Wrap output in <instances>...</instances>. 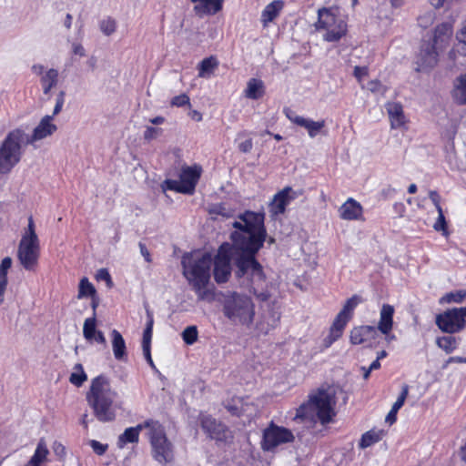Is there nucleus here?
<instances>
[{"label":"nucleus","mask_w":466,"mask_h":466,"mask_svg":"<svg viewBox=\"0 0 466 466\" xmlns=\"http://www.w3.org/2000/svg\"><path fill=\"white\" fill-rule=\"evenodd\" d=\"M238 218L239 220L232 224L235 230L230 233L231 243L223 242L212 258L214 279L218 284H224L229 280L233 258L237 267V277L248 276L250 291L265 300L268 296L264 293L258 294L254 287L266 281L263 267L257 259V254L263 248L268 236L265 213L245 210Z\"/></svg>","instance_id":"nucleus-1"},{"label":"nucleus","mask_w":466,"mask_h":466,"mask_svg":"<svg viewBox=\"0 0 466 466\" xmlns=\"http://www.w3.org/2000/svg\"><path fill=\"white\" fill-rule=\"evenodd\" d=\"M182 274L198 299L208 296L206 289L211 278L212 256L208 252H187L181 258Z\"/></svg>","instance_id":"nucleus-2"},{"label":"nucleus","mask_w":466,"mask_h":466,"mask_svg":"<svg viewBox=\"0 0 466 466\" xmlns=\"http://www.w3.org/2000/svg\"><path fill=\"white\" fill-rule=\"evenodd\" d=\"M451 35V25L441 23L435 27L431 35L423 38L416 57V70L426 71L434 67L438 63L440 52L450 45Z\"/></svg>","instance_id":"nucleus-3"},{"label":"nucleus","mask_w":466,"mask_h":466,"mask_svg":"<svg viewBox=\"0 0 466 466\" xmlns=\"http://www.w3.org/2000/svg\"><path fill=\"white\" fill-rule=\"evenodd\" d=\"M116 392L110 389L109 380L104 375L92 380L86 400L93 409L96 418L101 422L113 421L116 419L114 400Z\"/></svg>","instance_id":"nucleus-4"},{"label":"nucleus","mask_w":466,"mask_h":466,"mask_svg":"<svg viewBox=\"0 0 466 466\" xmlns=\"http://www.w3.org/2000/svg\"><path fill=\"white\" fill-rule=\"evenodd\" d=\"M145 426L148 430L147 438L153 459L162 465L172 462L175 459L174 445L168 440L163 424L148 419L146 420Z\"/></svg>","instance_id":"nucleus-5"},{"label":"nucleus","mask_w":466,"mask_h":466,"mask_svg":"<svg viewBox=\"0 0 466 466\" xmlns=\"http://www.w3.org/2000/svg\"><path fill=\"white\" fill-rule=\"evenodd\" d=\"M25 131L17 127L6 135L0 145V174L6 175L20 162L25 146Z\"/></svg>","instance_id":"nucleus-6"},{"label":"nucleus","mask_w":466,"mask_h":466,"mask_svg":"<svg viewBox=\"0 0 466 466\" xmlns=\"http://www.w3.org/2000/svg\"><path fill=\"white\" fill-rule=\"evenodd\" d=\"M223 313L232 322L249 326L254 320L255 305L249 297L233 292L224 300Z\"/></svg>","instance_id":"nucleus-7"},{"label":"nucleus","mask_w":466,"mask_h":466,"mask_svg":"<svg viewBox=\"0 0 466 466\" xmlns=\"http://www.w3.org/2000/svg\"><path fill=\"white\" fill-rule=\"evenodd\" d=\"M315 27L318 31L325 30L323 39L330 43L339 41L348 32L347 23L327 7L318 10Z\"/></svg>","instance_id":"nucleus-8"},{"label":"nucleus","mask_w":466,"mask_h":466,"mask_svg":"<svg viewBox=\"0 0 466 466\" xmlns=\"http://www.w3.org/2000/svg\"><path fill=\"white\" fill-rule=\"evenodd\" d=\"M361 300V297L359 295H353L346 300L342 309L337 314L329 327L328 336L323 340L325 347H330L335 341L342 337L348 323L353 318L355 309Z\"/></svg>","instance_id":"nucleus-9"},{"label":"nucleus","mask_w":466,"mask_h":466,"mask_svg":"<svg viewBox=\"0 0 466 466\" xmlns=\"http://www.w3.org/2000/svg\"><path fill=\"white\" fill-rule=\"evenodd\" d=\"M295 436L291 430L270 421L262 431L260 447L263 451H274L279 446L292 443Z\"/></svg>","instance_id":"nucleus-10"},{"label":"nucleus","mask_w":466,"mask_h":466,"mask_svg":"<svg viewBox=\"0 0 466 466\" xmlns=\"http://www.w3.org/2000/svg\"><path fill=\"white\" fill-rule=\"evenodd\" d=\"M309 396L320 423L324 425L331 422L337 414L335 411V395L326 389L319 388Z\"/></svg>","instance_id":"nucleus-11"},{"label":"nucleus","mask_w":466,"mask_h":466,"mask_svg":"<svg viewBox=\"0 0 466 466\" xmlns=\"http://www.w3.org/2000/svg\"><path fill=\"white\" fill-rule=\"evenodd\" d=\"M435 322L442 332L459 333L466 328V307L449 309L438 314Z\"/></svg>","instance_id":"nucleus-12"},{"label":"nucleus","mask_w":466,"mask_h":466,"mask_svg":"<svg viewBox=\"0 0 466 466\" xmlns=\"http://www.w3.org/2000/svg\"><path fill=\"white\" fill-rule=\"evenodd\" d=\"M41 254L40 241L21 238L17 248V259L27 271H35Z\"/></svg>","instance_id":"nucleus-13"},{"label":"nucleus","mask_w":466,"mask_h":466,"mask_svg":"<svg viewBox=\"0 0 466 466\" xmlns=\"http://www.w3.org/2000/svg\"><path fill=\"white\" fill-rule=\"evenodd\" d=\"M200 426L208 438L218 442H228L233 439V435L227 425L217 420L210 415H201Z\"/></svg>","instance_id":"nucleus-14"},{"label":"nucleus","mask_w":466,"mask_h":466,"mask_svg":"<svg viewBox=\"0 0 466 466\" xmlns=\"http://www.w3.org/2000/svg\"><path fill=\"white\" fill-rule=\"evenodd\" d=\"M298 197L291 187H285L274 195L269 203V212L273 217L284 214L289 203Z\"/></svg>","instance_id":"nucleus-15"},{"label":"nucleus","mask_w":466,"mask_h":466,"mask_svg":"<svg viewBox=\"0 0 466 466\" xmlns=\"http://www.w3.org/2000/svg\"><path fill=\"white\" fill-rule=\"evenodd\" d=\"M378 338L377 329L373 326L363 325L354 327L350 330V341L353 345L371 346Z\"/></svg>","instance_id":"nucleus-16"},{"label":"nucleus","mask_w":466,"mask_h":466,"mask_svg":"<svg viewBox=\"0 0 466 466\" xmlns=\"http://www.w3.org/2000/svg\"><path fill=\"white\" fill-rule=\"evenodd\" d=\"M53 116H45L40 123L35 127L32 135H27L25 133V145H32L35 141L46 138L48 136H51L56 129V126L52 123Z\"/></svg>","instance_id":"nucleus-17"},{"label":"nucleus","mask_w":466,"mask_h":466,"mask_svg":"<svg viewBox=\"0 0 466 466\" xmlns=\"http://www.w3.org/2000/svg\"><path fill=\"white\" fill-rule=\"evenodd\" d=\"M363 213V207L353 198H349L339 208V218L348 221H365Z\"/></svg>","instance_id":"nucleus-18"},{"label":"nucleus","mask_w":466,"mask_h":466,"mask_svg":"<svg viewBox=\"0 0 466 466\" xmlns=\"http://www.w3.org/2000/svg\"><path fill=\"white\" fill-rule=\"evenodd\" d=\"M201 167L194 165L192 167H184L179 174V180L187 194H193L196 186L201 176Z\"/></svg>","instance_id":"nucleus-19"},{"label":"nucleus","mask_w":466,"mask_h":466,"mask_svg":"<svg viewBox=\"0 0 466 466\" xmlns=\"http://www.w3.org/2000/svg\"><path fill=\"white\" fill-rule=\"evenodd\" d=\"M194 13L199 16L215 15L223 9L224 0H189Z\"/></svg>","instance_id":"nucleus-20"},{"label":"nucleus","mask_w":466,"mask_h":466,"mask_svg":"<svg viewBox=\"0 0 466 466\" xmlns=\"http://www.w3.org/2000/svg\"><path fill=\"white\" fill-rule=\"evenodd\" d=\"M84 298L91 299V308L92 311H96V309L99 306V298L94 285L88 280L86 277H84L80 279L78 285V293L77 299H81Z\"/></svg>","instance_id":"nucleus-21"},{"label":"nucleus","mask_w":466,"mask_h":466,"mask_svg":"<svg viewBox=\"0 0 466 466\" xmlns=\"http://www.w3.org/2000/svg\"><path fill=\"white\" fill-rule=\"evenodd\" d=\"M391 128H400L405 126L407 120L404 115L403 106L400 102H388L385 105Z\"/></svg>","instance_id":"nucleus-22"},{"label":"nucleus","mask_w":466,"mask_h":466,"mask_svg":"<svg viewBox=\"0 0 466 466\" xmlns=\"http://www.w3.org/2000/svg\"><path fill=\"white\" fill-rule=\"evenodd\" d=\"M394 307L390 304H383L380 312V320L378 323L377 331L380 330L382 334L388 335L391 332L393 328V316Z\"/></svg>","instance_id":"nucleus-23"},{"label":"nucleus","mask_w":466,"mask_h":466,"mask_svg":"<svg viewBox=\"0 0 466 466\" xmlns=\"http://www.w3.org/2000/svg\"><path fill=\"white\" fill-rule=\"evenodd\" d=\"M146 420L136 427H129L119 435L117 440V446L123 448L127 443H137L139 441V433L143 429L146 428Z\"/></svg>","instance_id":"nucleus-24"},{"label":"nucleus","mask_w":466,"mask_h":466,"mask_svg":"<svg viewBox=\"0 0 466 466\" xmlns=\"http://www.w3.org/2000/svg\"><path fill=\"white\" fill-rule=\"evenodd\" d=\"M284 6V2L275 0L266 5L261 14V22L263 26H267L268 23L276 19Z\"/></svg>","instance_id":"nucleus-25"},{"label":"nucleus","mask_w":466,"mask_h":466,"mask_svg":"<svg viewBox=\"0 0 466 466\" xmlns=\"http://www.w3.org/2000/svg\"><path fill=\"white\" fill-rule=\"evenodd\" d=\"M317 418L316 411L313 404L310 401V398L303 402L297 410L293 420L295 421H314Z\"/></svg>","instance_id":"nucleus-26"},{"label":"nucleus","mask_w":466,"mask_h":466,"mask_svg":"<svg viewBox=\"0 0 466 466\" xmlns=\"http://www.w3.org/2000/svg\"><path fill=\"white\" fill-rule=\"evenodd\" d=\"M265 95V86L262 80L258 78H250L247 83L244 90V96L247 98L258 100Z\"/></svg>","instance_id":"nucleus-27"},{"label":"nucleus","mask_w":466,"mask_h":466,"mask_svg":"<svg viewBox=\"0 0 466 466\" xmlns=\"http://www.w3.org/2000/svg\"><path fill=\"white\" fill-rule=\"evenodd\" d=\"M296 122L297 126L307 129L309 136L312 138L319 135L326 126L324 119L313 121L308 118H297Z\"/></svg>","instance_id":"nucleus-28"},{"label":"nucleus","mask_w":466,"mask_h":466,"mask_svg":"<svg viewBox=\"0 0 466 466\" xmlns=\"http://www.w3.org/2000/svg\"><path fill=\"white\" fill-rule=\"evenodd\" d=\"M12 267V258L5 257L0 263V305L4 302L5 293L8 285L7 274Z\"/></svg>","instance_id":"nucleus-29"},{"label":"nucleus","mask_w":466,"mask_h":466,"mask_svg":"<svg viewBox=\"0 0 466 466\" xmlns=\"http://www.w3.org/2000/svg\"><path fill=\"white\" fill-rule=\"evenodd\" d=\"M112 347L117 360H127V347L122 335L116 329L112 331Z\"/></svg>","instance_id":"nucleus-30"},{"label":"nucleus","mask_w":466,"mask_h":466,"mask_svg":"<svg viewBox=\"0 0 466 466\" xmlns=\"http://www.w3.org/2000/svg\"><path fill=\"white\" fill-rule=\"evenodd\" d=\"M385 435V431L383 430H370L362 434L361 439L360 441V448L366 449L370 447L371 445L379 442L382 440Z\"/></svg>","instance_id":"nucleus-31"},{"label":"nucleus","mask_w":466,"mask_h":466,"mask_svg":"<svg viewBox=\"0 0 466 466\" xmlns=\"http://www.w3.org/2000/svg\"><path fill=\"white\" fill-rule=\"evenodd\" d=\"M218 66V59L210 56L204 58L198 66L199 77H209Z\"/></svg>","instance_id":"nucleus-32"},{"label":"nucleus","mask_w":466,"mask_h":466,"mask_svg":"<svg viewBox=\"0 0 466 466\" xmlns=\"http://www.w3.org/2000/svg\"><path fill=\"white\" fill-rule=\"evenodd\" d=\"M452 96L459 105L466 104V74L461 75L457 78V84H455L452 91Z\"/></svg>","instance_id":"nucleus-33"},{"label":"nucleus","mask_w":466,"mask_h":466,"mask_svg":"<svg viewBox=\"0 0 466 466\" xmlns=\"http://www.w3.org/2000/svg\"><path fill=\"white\" fill-rule=\"evenodd\" d=\"M48 454L49 451L46 445V442L44 440H40L29 461H31V463L35 464V466H40L44 461H46Z\"/></svg>","instance_id":"nucleus-34"},{"label":"nucleus","mask_w":466,"mask_h":466,"mask_svg":"<svg viewBox=\"0 0 466 466\" xmlns=\"http://www.w3.org/2000/svg\"><path fill=\"white\" fill-rule=\"evenodd\" d=\"M436 345L445 353L451 354L457 349L458 339L451 335L438 337L436 339Z\"/></svg>","instance_id":"nucleus-35"},{"label":"nucleus","mask_w":466,"mask_h":466,"mask_svg":"<svg viewBox=\"0 0 466 466\" xmlns=\"http://www.w3.org/2000/svg\"><path fill=\"white\" fill-rule=\"evenodd\" d=\"M58 79V72L56 69H49L42 77L41 85L45 94H48L50 90L56 86Z\"/></svg>","instance_id":"nucleus-36"},{"label":"nucleus","mask_w":466,"mask_h":466,"mask_svg":"<svg viewBox=\"0 0 466 466\" xmlns=\"http://www.w3.org/2000/svg\"><path fill=\"white\" fill-rule=\"evenodd\" d=\"M96 311H93L92 316L90 318H87L84 322L83 334L86 339H88V340L93 339V338L95 337V334L96 332Z\"/></svg>","instance_id":"nucleus-37"},{"label":"nucleus","mask_w":466,"mask_h":466,"mask_svg":"<svg viewBox=\"0 0 466 466\" xmlns=\"http://www.w3.org/2000/svg\"><path fill=\"white\" fill-rule=\"evenodd\" d=\"M75 370H76L77 371L71 373L69 377V381L73 385L80 387L87 380V376L84 371L83 366L80 363L76 364Z\"/></svg>","instance_id":"nucleus-38"},{"label":"nucleus","mask_w":466,"mask_h":466,"mask_svg":"<svg viewBox=\"0 0 466 466\" xmlns=\"http://www.w3.org/2000/svg\"><path fill=\"white\" fill-rule=\"evenodd\" d=\"M466 299V291L463 289L446 293L441 299V303H461Z\"/></svg>","instance_id":"nucleus-39"},{"label":"nucleus","mask_w":466,"mask_h":466,"mask_svg":"<svg viewBox=\"0 0 466 466\" xmlns=\"http://www.w3.org/2000/svg\"><path fill=\"white\" fill-rule=\"evenodd\" d=\"M198 338L197 326H188L182 332V339L187 345H193Z\"/></svg>","instance_id":"nucleus-40"},{"label":"nucleus","mask_w":466,"mask_h":466,"mask_svg":"<svg viewBox=\"0 0 466 466\" xmlns=\"http://www.w3.org/2000/svg\"><path fill=\"white\" fill-rule=\"evenodd\" d=\"M161 189L163 192H166L167 190H171L182 194H187L186 189L183 187L182 184L179 181L174 180V179H165L161 183Z\"/></svg>","instance_id":"nucleus-41"},{"label":"nucleus","mask_w":466,"mask_h":466,"mask_svg":"<svg viewBox=\"0 0 466 466\" xmlns=\"http://www.w3.org/2000/svg\"><path fill=\"white\" fill-rule=\"evenodd\" d=\"M153 317L148 314V320L147 322L146 329L143 332V339H142V348L143 347H151V339H152V334H153Z\"/></svg>","instance_id":"nucleus-42"},{"label":"nucleus","mask_w":466,"mask_h":466,"mask_svg":"<svg viewBox=\"0 0 466 466\" xmlns=\"http://www.w3.org/2000/svg\"><path fill=\"white\" fill-rule=\"evenodd\" d=\"M100 30L106 35H110L116 30V22L114 18L108 16L100 22Z\"/></svg>","instance_id":"nucleus-43"},{"label":"nucleus","mask_w":466,"mask_h":466,"mask_svg":"<svg viewBox=\"0 0 466 466\" xmlns=\"http://www.w3.org/2000/svg\"><path fill=\"white\" fill-rule=\"evenodd\" d=\"M21 238H26L31 241H39L38 236L35 233V223L32 217L29 218L27 229L22 235Z\"/></svg>","instance_id":"nucleus-44"},{"label":"nucleus","mask_w":466,"mask_h":466,"mask_svg":"<svg viewBox=\"0 0 466 466\" xmlns=\"http://www.w3.org/2000/svg\"><path fill=\"white\" fill-rule=\"evenodd\" d=\"M171 106L182 107L185 106H190V98L189 96L183 93L178 96H174L170 101Z\"/></svg>","instance_id":"nucleus-45"},{"label":"nucleus","mask_w":466,"mask_h":466,"mask_svg":"<svg viewBox=\"0 0 466 466\" xmlns=\"http://www.w3.org/2000/svg\"><path fill=\"white\" fill-rule=\"evenodd\" d=\"M438 211V218L436 220V222L434 223V229L437 230V231H440V230H442V231H447V222H446V219H445V217H444V214H443V210L442 208H439Z\"/></svg>","instance_id":"nucleus-46"},{"label":"nucleus","mask_w":466,"mask_h":466,"mask_svg":"<svg viewBox=\"0 0 466 466\" xmlns=\"http://www.w3.org/2000/svg\"><path fill=\"white\" fill-rule=\"evenodd\" d=\"M457 39L461 45V51L466 56V20L462 23L461 28L457 33Z\"/></svg>","instance_id":"nucleus-47"},{"label":"nucleus","mask_w":466,"mask_h":466,"mask_svg":"<svg viewBox=\"0 0 466 466\" xmlns=\"http://www.w3.org/2000/svg\"><path fill=\"white\" fill-rule=\"evenodd\" d=\"M96 280H105L108 287H111L113 282L111 276L106 268H100L96 274Z\"/></svg>","instance_id":"nucleus-48"},{"label":"nucleus","mask_w":466,"mask_h":466,"mask_svg":"<svg viewBox=\"0 0 466 466\" xmlns=\"http://www.w3.org/2000/svg\"><path fill=\"white\" fill-rule=\"evenodd\" d=\"M162 133V129L158 127H147L144 132V138L146 140H152L157 137V135Z\"/></svg>","instance_id":"nucleus-49"},{"label":"nucleus","mask_w":466,"mask_h":466,"mask_svg":"<svg viewBox=\"0 0 466 466\" xmlns=\"http://www.w3.org/2000/svg\"><path fill=\"white\" fill-rule=\"evenodd\" d=\"M368 75H369L368 66H356L353 69V76L359 82H361L363 77L367 76Z\"/></svg>","instance_id":"nucleus-50"},{"label":"nucleus","mask_w":466,"mask_h":466,"mask_svg":"<svg viewBox=\"0 0 466 466\" xmlns=\"http://www.w3.org/2000/svg\"><path fill=\"white\" fill-rule=\"evenodd\" d=\"M90 445H91L93 451L97 455H103L107 450L106 444H102L101 442L95 441V440L91 441Z\"/></svg>","instance_id":"nucleus-51"},{"label":"nucleus","mask_w":466,"mask_h":466,"mask_svg":"<svg viewBox=\"0 0 466 466\" xmlns=\"http://www.w3.org/2000/svg\"><path fill=\"white\" fill-rule=\"evenodd\" d=\"M253 148V141L251 138H248L245 141L238 144V150L241 153H249Z\"/></svg>","instance_id":"nucleus-52"},{"label":"nucleus","mask_w":466,"mask_h":466,"mask_svg":"<svg viewBox=\"0 0 466 466\" xmlns=\"http://www.w3.org/2000/svg\"><path fill=\"white\" fill-rule=\"evenodd\" d=\"M408 395H409V385L404 384L401 388V391H400L396 402L399 403L400 406H403Z\"/></svg>","instance_id":"nucleus-53"},{"label":"nucleus","mask_w":466,"mask_h":466,"mask_svg":"<svg viewBox=\"0 0 466 466\" xmlns=\"http://www.w3.org/2000/svg\"><path fill=\"white\" fill-rule=\"evenodd\" d=\"M429 198L435 206L436 209L439 210V208H442L441 206V197L439 193L435 190H431L429 192Z\"/></svg>","instance_id":"nucleus-54"},{"label":"nucleus","mask_w":466,"mask_h":466,"mask_svg":"<svg viewBox=\"0 0 466 466\" xmlns=\"http://www.w3.org/2000/svg\"><path fill=\"white\" fill-rule=\"evenodd\" d=\"M451 363H466V357H460V356H453L450 357L445 364L443 365V368H447V366Z\"/></svg>","instance_id":"nucleus-55"},{"label":"nucleus","mask_w":466,"mask_h":466,"mask_svg":"<svg viewBox=\"0 0 466 466\" xmlns=\"http://www.w3.org/2000/svg\"><path fill=\"white\" fill-rule=\"evenodd\" d=\"M54 452L60 457H64L66 455V448L60 442L56 441L53 445Z\"/></svg>","instance_id":"nucleus-56"},{"label":"nucleus","mask_w":466,"mask_h":466,"mask_svg":"<svg viewBox=\"0 0 466 466\" xmlns=\"http://www.w3.org/2000/svg\"><path fill=\"white\" fill-rule=\"evenodd\" d=\"M381 87V83L378 79L370 80L368 83V88L372 93L378 92Z\"/></svg>","instance_id":"nucleus-57"},{"label":"nucleus","mask_w":466,"mask_h":466,"mask_svg":"<svg viewBox=\"0 0 466 466\" xmlns=\"http://www.w3.org/2000/svg\"><path fill=\"white\" fill-rule=\"evenodd\" d=\"M142 349L146 360L151 367L155 368V364L151 357V347H143Z\"/></svg>","instance_id":"nucleus-58"},{"label":"nucleus","mask_w":466,"mask_h":466,"mask_svg":"<svg viewBox=\"0 0 466 466\" xmlns=\"http://www.w3.org/2000/svg\"><path fill=\"white\" fill-rule=\"evenodd\" d=\"M139 248H140V252H141L142 256L144 257L145 260L147 262H151V256H150V253H149L148 249L147 248L146 245L140 242Z\"/></svg>","instance_id":"nucleus-59"},{"label":"nucleus","mask_w":466,"mask_h":466,"mask_svg":"<svg viewBox=\"0 0 466 466\" xmlns=\"http://www.w3.org/2000/svg\"><path fill=\"white\" fill-rule=\"evenodd\" d=\"M285 114L286 116L290 120V122H292L295 125H297V118H304L303 116H298L294 111L290 109H285Z\"/></svg>","instance_id":"nucleus-60"},{"label":"nucleus","mask_w":466,"mask_h":466,"mask_svg":"<svg viewBox=\"0 0 466 466\" xmlns=\"http://www.w3.org/2000/svg\"><path fill=\"white\" fill-rule=\"evenodd\" d=\"M63 105H64V98H63V93H61L60 96L56 99V106L54 108L53 115H57L61 111Z\"/></svg>","instance_id":"nucleus-61"},{"label":"nucleus","mask_w":466,"mask_h":466,"mask_svg":"<svg viewBox=\"0 0 466 466\" xmlns=\"http://www.w3.org/2000/svg\"><path fill=\"white\" fill-rule=\"evenodd\" d=\"M397 411L390 410L388 415L386 416V422H388L390 425L395 423L397 420Z\"/></svg>","instance_id":"nucleus-62"},{"label":"nucleus","mask_w":466,"mask_h":466,"mask_svg":"<svg viewBox=\"0 0 466 466\" xmlns=\"http://www.w3.org/2000/svg\"><path fill=\"white\" fill-rule=\"evenodd\" d=\"M188 116L197 122H200L203 118L202 114L195 109L189 111Z\"/></svg>","instance_id":"nucleus-63"},{"label":"nucleus","mask_w":466,"mask_h":466,"mask_svg":"<svg viewBox=\"0 0 466 466\" xmlns=\"http://www.w3.org/2000/svg\"><path fill=\"white\" fill-rule=\"evenodd\" d=\"M97 343L106 344V338L102 331H96L93 338Z\"/></svg>","instance_id":"nucleus-64"}]
</instances>
